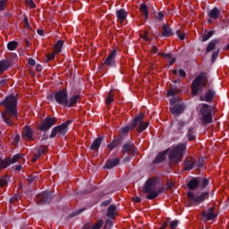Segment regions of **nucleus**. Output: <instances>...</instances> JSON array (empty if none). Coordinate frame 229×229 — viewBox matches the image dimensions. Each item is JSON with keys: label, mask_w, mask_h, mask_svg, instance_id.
<instances>
[{"label": "nucleus", "mask_w": 229, "mask_h": 229, "mask_svg": "<svg viewBox=\"0 0 229 229\" xmlns=\"http://www.w3.org/2000/svg\"><path fill=\"white\" fill-rule=\"evenodd\" d=\"M0 105H3L5 107L4 113H2V118L4 123L8 124V126H13V117H17V98L13 95L6 97L5 99L0 102Z\"/></svg>", "instance_id": "f257e3e1"}, {"label": "nucleus", "mask_w": 229, "mask_h": 229, "mask_svg": "<svg viewBox=\"0 0 229 229\" xmlns=\"http://www.w3.org/2000/svg\"><path fill=\"white\" fill-rule=\"evenodd\" d=\"M164 189L158 186V180L156 178L148 179L143 189V192L147 195L148 199H155V198H158V194L162 192Z\"/></svg>", "instance_id": "f03ea898"}, {"label": "nucleus", "mask_w": 229, "mask_h": 229, "mask_svg": "<svg viewBox=\"0 0 229 229\" xmlns=\"http://www.w3.org/2000/svg\"><path fill=\"white\" fill-rule=\"evenodd\" d=\"M187 149V143H180L175 147H172L168 157L171 164H179L183 158V154Z\"/></svg>", "instance_id": "7ed1b4c3"}, {"label": "nucleus", "mask_w": 229, "mask_h": 229, "mask_svg": "<svg viewBox=\"0 0 229 229\" xmlns=\"http://www.w3.org/2000/svg\"><path fill=\"white\" fill-rule=\"evenodd\" d=\"M135 126H139L138 131L140 133L149 126V122L144 123V114H139L129 126L121 129V133H128V131L133 130Z\"/></svg>", "instance_id": "20e7f679"}, {"label": "nucleus", "mask_w": 229, "mask_h": 229, "mask_svg": "<svg viewBox=\"0 0 229 229\" xmlns=\"http://www.w3.org/2000/svg\"><path fill=\"white\" fill-rule=\"evenodd\" d=\"M204 87H207V77L204 74H200L196 77L191 84L192 96H198L199 92H203Z\"/></svg>", "instance_id": "39448f33"}, {"label": "nucleus", "mask_w": 229, "mask_h": 229, "mask_svg": "<svg viewBox=\"0 0 229 229\" xmlns=\"http://www.w3.org/2000/svg\"><path fill=\"white\" fill-rule=\"evenodd\" d=\"M72 123V120H68L65 123H64L63 124L55 127L52 130V132L50 134V139H55V137L56 135H58V136L65 135V133H67V131H69V124H71Z\"/></svg>", "instance_id": "423d86ee"}, {"label": "nucleus", "mask_w": 229, "mask_h": 229, "mask_svg": "<svg viewBox=\"0 0 229 229\" xmlns=\"http://www.w3.org/2000/svg\"><path fill=\"white\" fill-rule=\"evenodd\" d=\"M200 114L202 115V123L204 124H210L212 123V108L207 104H202L200 109Z\"/></svg>", "instance_id": "0eeeda50"}, {"label": "nucleus", "mask_w": 229, "mask_h": 229, "mask_svg": "<svg viewBox=\"0 0 229 229\" xmlns=\"http://www.w3.org/2000/svg\"><path fill=\"white\" fill-rule=\"evenodd\" d=\"M188 199L191 206L199 205V203L205 201V199H208V192H203L199 196L196 197L194 196V193L189 191Z\"/></svg>", "instance_id": "6e6552de"}, {"label": "nucleus", "mask_w": 229, "mask_h": 229, "mask_svg": "<svg viewBox=\"0 0 229 229\" xmlns=\"http://www.w3.org/2000/svg\"><path fill=\"white\" fill-rule=\"evenodd\" d=\"M68 93L67 90L63 89L55 92V99L58 105H63V106H67L69 105V100L67 99Z\"/></svg>", "instance_id": "1a4fd4ad"}, {"label": "nucleus", "mask_w": 229, "mask_h": 229, "mask_svg": "<svg viewBox=\"0 0 229 229\" xmlns=\"http://www.w3.org/2000/svg\"><path fill=\"white\" fill-rule=\"evenodd\" d=\"M19 158H22V155L17 154L12 159L11 158H6L4 160L0 159V170L6 169L8 165H12V164H15V162H17Z\"/></svg>", "instance_id": "9d476101"}, {"label": "nucleus", "mask_w": 229, "mask_h": 229, "mask_svg": "<svg viewBox=\"0 0 229 229\" xmlns=\"http://www.w3.org/2000/svg\"><path fill=\"white\" fill-rule=\"evenodd\" d=\"M56 123L55 118H47L39 126V130L41 131H47L52 126H55V123Z\"/></svg>", "instance_id": "9b49d317"}, {"label": "nucleus", "mask_w": 229, "mask_h": 229, "mask_svg": "<svg viewBox=\"0 0 229 229\" xmlns=\"http://www.w3.org/2000/svg\"><path fill=\"white\" fill-rule=\"evenodd\" d=\"M202 215L205 221H212V219H216V217H217V213H216V208L214 207L203 211Z\"/></svg>", "instance_id": "f8f14e48"}, {"label": "nucleus", "mask_w": 229, "mask_h": 229, "mask_svg": "<svg viewBox=\"0 0 229 229\" xmlns=\"http://www.w3.org/2000/svg\"><path fill=\"white\" fill-rule=\"evenodd\" d=\"M37 201L41 203V205L51 203V194L48 191H44L37 196Z\"/></svg>", "instance_id": "ddd939ff"}, {"label": "nucleus", "mask_w": 229, "mask_h": 229, "mask_svg": "<svg viewBox=\"0 0 229 229\" xmlns=\"http://www.w3.org/2000/svg\"><path fill=\"white\" fill-rule=\"evenodd\" d=\"M117 55V50H113L105 61V65L108 67H114L115 65V56Z\"/></svg>", "instance_id": "4468645a"}, {"label": "nucleus", "mask_w": 229, "mask_h": 229, "mask_svg": "<svg viewBox=\"0 0 229 229\" xmlns=\"http://www.w3.org/2000/svg\"><path fill=\"white\" fill-rule=\"evenodd\" d=\"M123 153H127L128 155H137V148L131 143H126L123 147Z\"/></svg>", "instance_id": "2eb2a0df"}, {"label": "nucleus", "mask_w": 229, "mask_h": 229, "mask_svg": "<svg viewBox=\"0 0 229 229\" xmlns=\"http://www.w3.org/2000/svg\"><path fill=\"white\" fill-rule=\"evenodd\" d=\"M24 140H31L33 139V131L31 128L25 126L22 131Z\"/></svg>", "instance_id": "dca6fc26"}, {"label": "nucleus", "mask_w": 229, "mask_h": 229, "mask_svg": "<svg viewBox=\"0 0 229 229\" xmlns=\"http://www.w3.org/2000/svg\"><path fill=\"white\" fill-rule=\"evenodd\" d=\"M170 110L172 114H174V115H179V114L183 113V110H185V107L183 106L182 104H177L175 106H172L170 107Z\"/></svg>", "instance_id": "f3484780"}, {"label": "nucleus", "mask_w": 229, "mask_h": 229, "mask_svg": "<svg viewBox=\"0 0 229 229\" xmlns=\"http://www.w3.org/2000/svg\"><path fill=\"white\" fill-rule=\"evenodd\" d=\"M214 96H216V91L212 90V89H209L205 97L201 96L199 98V101H208V102H210L212 101V99H214Z\"/></svg>", "instance_id": "a211bd4d"}, {"label": "nucleus", "mask_w": 229, "mask_h": 229, "mask_svg": "<svg viewBox=\"0 0 229 229\" xmlns=\"http://www.w3.org/2000/svg\"><path fill=\"white\" fill-rule=\"evenodd\" d=\"M106 216L107 217H110V219H115V216H117V207L115 205H111L107 208Z\"/></svg>", "instance_id": "6ab92c4d"}, {"label": "nucleus", "mask_w": 229, "mask_h": 229, "mask_svg": "<svg viewBox=\"0 0 229 229\" xmlns=\"http://www.w3.org/2000/svg\"><path fill=\"white\" fill-rule=\"evenodd\" d=\"M140 12L142 13L146 21H148L149 17V8L146 4H140Z\"/></svg>", "instance_id": "aec40b11"}, {"label": "nucleus", "mask_w": 229, "mask_h": 229, "mask_svg": "<svg viewBox=\"0 0 229 229\" xmlns=\"http://www.w3.org/2000/svg\"><path fill=\"white\" fill-rule=\"evenodd\" d=\"M47 151V148L46 147H41L38 152L34 155V157L32 158V162H37V160H38V158H40V157L42 155H46Z\"/></svg>", "instance_id": "412c9836"}, {"label": "nucleus", "mask_w": 229, "mask_h": 229, "mask_svg": "<svg viewBox=\"0 0 229 229\" xmlns=\"http://www.w3.org/2000/svg\"><path fill=\"white\" fill-rule=\"evenodd\" d=\"M219 44V39H213L211 40L208 45L207 46L206 51L207 53H210L211 51H214L216 49V46Z\"/></svg>", "instance_id": "4be33fe9"}, {"label": "nucleus", "mask_w": 229, "mask_h": 229, "mask_svg": "<svg viewBox=\"0 0 229 229\" xmlns=\"http://www.w3.org/2000/svg\"><path fill=\"white\" fill-rule=\"evenodd\" d=\"M208 15L210 19H219V15H221V11L217 9V7H215L211 11H209Z\"/></svg>", "instance_id": "5701e85b"}, {"label": "nucleus", "mask_w": 229, "mask_h": 229, "mask_svg": "<svg viewBox=\"0 0 229 229\" xmlns=\"http://www.w3.org/2000/svg\"><path fill=\"white\" fill-rule=\"evenodd\" d=\"M119 165V158L111 159L106 162L105 167L106 169H112L115 167V165Z\"/></svg>", "instance_id": "b1692460"}, {"label": "nucleus", "mask_w": 229, "mask_h": 229, "mask_svg": "<svg viewBox=\"0 0 229 229\" xmlns=\"http://www.w3.org/2000/svg\"><path fill=\"white\" fill-rule=\"evenodd\" d=\"M101 142H103V138H97L91 147L90 149H93L94 151H98L99 149V147L101 146Z\"/></svg>", "instance_id": "393cba45"}, {"label": "nucleus", "mask_w": 229, "mask_h": 229, "mask_svg": "<svg viewBox=\"0 0 229 229\" xmlns=\"http://www.w3.org/2000/svg\"><path fill=\"white\" fill-rule=\"evenodd\" d=\"M116 17L117 19L120 21V22H124V20L127 17V13L126 11L124 9H120L119 11H117L116 13Z\"/></svg>", "instance_id": "a878e982"}, {"label": "nucleus", "mask_w": 229, "mask_h": 229, "mask_svg": "<svg viewBox=\"0 0 229 229\" xmlns=\"http://www.w3.org/2000/svg\"><path fill=\"white\" fill-rule=\"evenodd\" d=\"M10 65H12V64L8 60L0 61V72H4V71H7Z\"/></svg>", "instance_id": "bb28decb"}, {"label": "nucleus", "mask_w": 229, "mask_h": 229, "mask_svg": "<svg viewBox=\"0 0 229 229\" xmlns=\"http://www.w3.org/2000/svg\"><path fill=\"white\" fill-rule=\"evenodd\" d=\"M159 56H164L165 60H168L169 65H173L174 62H176V58L173 57V55L171 54H163V53H158Z\"/></svg>", "instance_id": "cd10ccee"}, {"label": "nucleus", "mask_w": 229, "mask_h": 229, "mask_svg": "<svg viewBox=\"0 0 229 229\" xmlns=\"http://www.w3.org/2000/svg\"><path fill=\"white\" fill-rule=\"evenodd\" d=\"M78 101H80V96L74 95L73 97L70 98V99L68 100V105L66 106L71 108L72 106H74V105H76Z\"/></svg>", "instance_id": "c85d7f7f"}, {"label": "nucleus", "mask_w": 229, "mask_h": 229, "mask_svg": "<svg viewBox=\"0 0 229 229\" xmlns=\"http://www.w3.org/2000/svg\"><path fill=\"white\" fill-rule=\"evenodd\" d=\"M165 152H161L157 154V157L154 160V164H160L165 160Z\"/></svg>", "instance_id": "c756f323"}, {"label": "nucleus", "mask_w": 229, "mask_h": 229, "mask_svg": "<svg viewBox=\"0 0 229 229\" xmlns=\"http://www.w3.org/2000/svg\"><path fill=\"white\" fill-rule=\"evenodd\" d=\"M64 47V40H58L54 47V51L55 55L62 52V47Z\"/></svg>", "instance_id": "7c9ffc66"}, {"label": "nucleus", "mask_w": 229, "mask_h": 229, "mask_svg": "<svg viewBox=\"0 0 229 229\" xmlns=\"http://www.w3.org/2000/svg\"><path fill=\"white\" fill-rule=\"evenodd\" d=\"M199 185V179H192L188 183V188L191 191L196 189Z\"/></svg>", "instance_id": "2f4dec72"}, {"label": "nucleus", "mask_w": 229, "mask_h": 229, "mask_svg": "<svg viewBox=\"0 0 229 229\" xmlns=\"http://www.w3.org/2000/svg\"><path fill=\"white\" fill-rule=\"evenodd\" d=\"M194 164H196V161L194 159H191L190 161H186L184 164V168L186 171H191V169H194Z\"/></svg>", "instance_id": "473e14b6"}, {"label": "nucleus", "mask_w": 229, "mask_h": 229, "mask_svg": "<svg viewBox=\"0 0 229 229\" xmlns=\"http://www.w3.org/2000/svg\"><path fill=\"white\" fill-rule=\"evenodd\" d=\"M173 35V30H171L167 25L163 26V37H171Z\"/></svg>", "instance_id": "72a5a7b5"}, {"label": "nucleus", "mask_w": 229, "mask_h": 229, "mask_svg": "<svg viewBox=\"0 0 229 229\" xmlns=\"http://www.w3.org/2000/svg\"><path fill=\"white\" fill-rule=\"evenodd\" d=\"M187 137L188 140H194V139H196V132L194 131V129H189Z\"/></svg>", "instance_id": "f704fd0d"}, {"label": "nucleus", "mask_w": 229, "mask_h": 229, "mask_svg": "<svg viewBox=\"0 0 229 229\" xmlns=\"http://www.w3.org/2000/svg\"><path fill=\"white\" fill-rule=\"evenodd\" d=\"M17 45L16 41H11L7 44V49H9V51H15V49H17Z\"/></svg>", "instance_id": "c9c22d12"}, {"label": "nucleus", "mask_w": 229, "mask_h": 229, "mask_svg": "<svg viewBox=\"0 0 229 229\" xmlns=\"http://www.w3.org/2000/svg\"><path fill=\"white\" fill-rule=\"evenodd\" d=\"M119 144V140H114L112 141V143H110L109 145H107V148L109 149V151H113V149H115V148H117V145Z\"/></svg>", "instance_id": "e433bc0d"}, {"label": "nucleus", "mask_w": 229, "mask_h": 229, "mask_svg": "<svg viewBox=\"0 0 229 229\" xmlns=\"http://www.w3.org/2000/svg\"><path fill=\"white\" fill-rule=\"evenodd\" d=\"M214 35V31L210 30L209 32L204 34L202 36V42H207V40H208L209 38H211V37Z\"/></svg>", "instance_id": "4c0bfd02"}, {"label": "nucleus", "mask_w": 229, "mask_h": 229, "mask_svg": "<svg viewBox=\"0 0 229 229\" xmlns=\"http://www.w3.org/2000/svg\"><path fill=\"white\" fill-rule=\"evenodd\" d=\"M199 185H201L203 189H205V187H208V183H209V181H208V179H207V178H204V179H202V180H199Z\"/></svg>", "instance_id": "58836bf2"}, {"label": "nucleus", "mask_w": 229, "mask_h": 229, "mask_svg": "<svg viewBox=\"0 0 229 229\" xmlns=\"http://www.w3.org/2000/svg\"><path fill=\"white\" fill-rule=\"evenodd\" d=\"M176 94H178V89L172 88L167 92V98H169V96H176Z\"/></svg>", "instance_id": "ea45409f"}, {"label": "nucleus", "mask_w": 229, "mask_h": 229, "mask_svg": "<svg viewBox=\"0 0 229 229\" xmlns=\"http://www.w3.org/2000/svg\"><path fill=\"white\" fill-rule=\"evenodd\" d=\"M106 102L107 105H110L111 103L114 102V96L112 95V92H109V95L106 99Z\"/></svg>", "instance_id": "a19ab883"}, {"label": "nucleus", "mask_w": 229, "mask_h": 229, "mask_svg": "<svg viewBox=\"0 0 229 229\" xmlns=\"http://www.w3.org/2000/svg\"><path fill=\"white\" fill-rule=\"evenodd\" d=\"M8 183V177H3L0 179V187H4Z\"/></svg>", "instance_id": "79ce46f5"}, {"label": "nucleus", "mask_w": 229, "mask_h": 229, "mask_svg": "<svg viewBox=\"0 0 229 229\" xmlns=\"http://www.w3.org/2000/svg\"><path fill=\"white\" fill-rule=\"evenodd\" d=\"M28 180L30 183H33V182H35L36 180H38V175L37 174L30 175Z\"/></svg>", "instance_id": "37998d69"}, {"label": "nucleus", "mask_w": 229, "mask_h": 229, "mask_svg": "<svg viewBox=\"0 0 229 229\" xmlns=\"http://www.w3.org/2000/svg\"><path fill=\"white\" fill-rule=\"evenodd\" d=\"M113 226L112 220L107 219L105 224V229H110Z\"/></svg>", "instance_id": "c03bdc74"}, {"label": "nucleus", "mask_w": 229, "mask_h": 229, "mask_svg": "<svg viewBox=\"0 0 229 229\" xmlns=\"http://www.w3.org/2000/svg\"><path fill=\"white\" fill-rule=\"evenodd\" d=\"M6 8V2L4 0L0 1V12L4 11Z\"/></svg>", "instance_id": "a18cd8bd"}, {"label": "nucleus", "mask_w": 229, "mask_h": 229, "mask_svg": "<svg viewBox=\"0 0 229 229\" xmlns=\"http://www.w3.org/2000/svg\"><path fill=\"white\" fill-rule=\"evenodd\" d=\"M176 34L178 38H180V40H185V33H182L180 32V30H177Z\"/></svg>", "instance_id": "49530a36"}, {"label": "nucleus", "mask_w": 229, "mask_h": 229, "mask_svg": "<svg viewBox=\"0 0 229 229\" xmlns=\"http://www.w3.org/2000/svg\"><path fill=\"white\" fill-rule=\"evenodd\" d=\"M217 56H219V50H216V51L213 52V54H212V62H216V60L217 59Z\"/></svg>", "instance_id": "de8ad7c7"}, {"label": "nucleus", "mask_w": 229, "mask_h": 229, "mask_svg": "<svg viewBox=\"0 0 229 229\" xmlns=\"http://www.w3.org/2000/svg\"><path fill=\"white\" fill-rule=\"evenodd\" d=\"M176 226H178V220H174L170 223L171 229H176Z\"/></svg>", "instance_id": "09e8293b"}, {"label": "nucleus", "mask_w": 229, "mask_h": 229, "mask_svg": "<svg viewBox=\"0 0 229 229\" xmlns=\"http://www.w3.org/2000/svg\"><path fill=\"white\" fill-rule=\"evenodd\" d=\"M19 199H21V196L15 195V196H13V198H11L10 203H11V204H12V203H15V201H19Z\"/></svg>", "instance_id": "8fccbe9b"}, {"label": "nucleus", "mask_w": 229, "mask_h": 229, "mask_svg": "<svg viewBox=\"0 0 229 229\" xmlns=\"http://www.w3.org/2000/svg\"><path fill=\"white\" fill-rule=\"evenodd\" d=\"M26 3L30 8H35V3H33V0H27Z\"/></svg>", "instance_id": "3c124183"}, {"label": "nucleus", "mask_w": 229, "mask_h": 229, "mask_svg": "<svg viewBox=\"0 0 229 229\" xmlns=\"http://www.w3.org/2000/svg\"><path fill=\"white\" fill-rule=\"evenodd\" d=\"M176 103H178V98L176 97H173L172 98H170V104L173 105H176Z\"/></svg>", "instance_id": "603ef678"}, {"label": "nucleus", "mask_w": 229, "mask_h": 229, "mask_svg": "<svg viewBox=\"0 0 229 229\" xmlns=\"http://www.w3.org/2000/svg\"><path fill=\"white\" fill-rule=\"evenodd\" d=\"M110 203H112V199L105 200L104 202L101 203V207H108Z\"/></svg>", "instance_id": "864d4df0"}, {"label": "nucleus", "mask_w": 229, "mask_h": 229, "mask_svg": "<svg viewBox=\"0 0 229 229\" xmlns=\"http://www.w3.org/2000/svg\"><path fill=\"white\" fill-rule=\"evenodd\" d=\"M178 73L180 76H182V78H185L187 76V73L182 69L178 71Z\"/></svg>", "instance_id": "5fc2aeb1"}, {"label": "nucleus", "mask_w": 229, "mask_h": 229, "mask_svg": "<svg viewBox=\"0 0 229 229\" xmlns=\"http://www.w3.org/2000/svg\"><path fill=\"white\" fill-rule=\"evenodd\" d=\"M55 55H56V53H55V54H49V55L47 56V60H48V61H50V60H55Z\"/></svg>", "instance_id": "6e6d98bb"}, {"label": "nucleus", "mask_w": 229, "mask_h": 229, "mask_svg": "<svg viewBox=\"0 0 229 229\" xmlns=\"http://www.w3.org/2000/svg\"><path fill=\"white\" fill-rule=\"evenodd\" d=\"M35 64H36V63H35V61H34L33 58H30V59H29V65H31V66L33 67V66H35Z\"/></svg>", "instance_id": "4d7b16f0"}, {"label": "nucleus", "mask_w": 229, "mask_h": 229, "mask_svg": "<svg viewBox=\"0 0 229 229\" xmlns=\"http://www.w3.org/2000/svg\"><path fill=\"white\" fill-rule=\"evenodd\" d=\"M203 159H199V162H198V164H197V165H198V167H199V168H201V167H203Z\"/></svg>", "instance_id": "13d9d810"}, {"label": "nucleus", "mask_w": 229, "mask_h": 229, "mask_svg": "<svg viewBox=\"0 0 229 229\" xmlns=\"http://www.w3.org/2000/svg\"><path fill=\"white\" fill-rule=\"evenodd\" d=\"M141 38H144L147 42H149V38H148V33L141 35Z\"/></svg>", "instance_id": "bf43d9fd"}, {"label": "nucleus", "mask_w": 229, "mask_h": 229, "mask_svg": "<svg viewBox=\"0 0 229 229\" xmlns=\"http://www.w3.org/2000/svg\"><path fill=\"white\" fill-rule=\"evenodd\" d=\"M178 126H179L180 129L183 128V126H185V122L180 121L178 123Z\"/></svg>", "instance_id": "052dcab7"}, {"label": "nucleus", "mask_w": 229, "mask_h": 229, "mask_svg": "<svg viewBox=\"0 0 229 229\" xmlns=\"http://www.w3.org/2000/svg\"><path fill=\"white\" fill-rule=\"evenodd\" d=\"M36 71H38V72L42 71V65L37 64V65H36Z\"/></svg>", "instance_id": "680f3d73"}, {"label": "nucleus", "mask_w": 229, "mask_h": 229, "mask_svg": "<svg viewBox=\"0 0 229 229\" xmlns=\"http://www.w3.org/2000/svg\"><path fill=\"white\" fill-rule=\"evenodd\" d=\"M133 201H134L135 203H140V197H135V198H133Z\"/></svg>", "instance_id": "e2e57ef3"}, {"label": "nucleus", "mask_w": 229, "mask_h": 229, "mask_svg": "<svg viewBox=\"0 0 229 229\" xmlns=\"http://www.w3.org/2000/svg\"><path fill=\"white\" fill-rule=\"evenodd\" d=\"M167 222H165L163 225H162V226L160 227V229H165V228H167Z\"/></svg>", "instance_id": "0e129e2a"}, {"label": "nucleus", "mask_w": 229, "mask_h": 229, "mask_svg": "<svg viewBox=\"0 0 229 229\" xmlns=\"http://www.w3.org/2000/svg\"><path fill=\"white\" fill-rule=\"evenodd\" d=\"M151 51H152V53H157V51H158V48H157V47L156 46H154L152 48H151Z\"/></svg>", "instance_id": "69168bd1"}, {"label": "nucleus", "mask_w": 229, "mask_h": 229, "mask_svg": "<svg viewBox=\"0 0 229 229\" xmlns=\"http://www.w3.org/2000/svg\"><path fill=\"white\" fill-rule=\"evenodd\" d=\"M131 160V157H126L124 159H123V162H130Z\"/></svg>", "instance_id": "338daca9"}, {"label": "nucleus", "mask_w": 229, "mask_h": 229, "mask_svg": "<svg viewBox=\"0 0 229 229\" xmlns=\"http://www.w3.org/2000/svg\"><path fill=\"white\" fill-rule=\"evenodd\" d=\"M38 34L40 36L44 35V30H38Z\"/></svg>", "instance_id": "774afa93"}]
</instances>
